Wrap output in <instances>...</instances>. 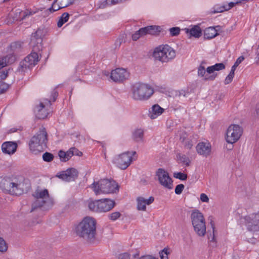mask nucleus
Wrapping results in <instances>:
<instances>
[{"mask_svg": "<svg viewBox=\"0 0 259 259\" xmlns=\"http://www.w3.org/2000/svg\"><path fill=\"white\" fill-rule=\"evenodd\" d=\"M96 225L95 219L85 217L76 226L75 233L88 242L94 243L97 238Z\"/></svg>", "mask_w": 259, "mask_h": 259, "instance_id": "1", "label": "nucleus"}, {"mask_svg": "<svg viewBox=\"0 0 259 259\" xmlns=\"http://www.w3.org/2000/svg\"><path fill=\"white\" fill-rule=\"evenodd\" d=\"M24 183L16 177H6L0 183L1 189L6 193L12 195H20L24 193Z\"/></svg>", "mask_w": 259, "mask_h": 259, "instance_id": "2", "label": "nucleus"}, {"mask_svg": "<svg viewBox=\"0 0 259 259\" xmlns=\"http://www.w3.org/2000/svg\"><path fill=\"white\" fill-rule=\"evenodd\" d=\"M90 187L96 195L116 193L119 189L116 182L111 179H102L98 182H95Z\"/></svg>", "mask_w": 259, "mask_h": 259, "instance_id": "3", "label": "nucleus"}, {"mask_svg": "<svg viewBox=\"0 0 259 259\" xmlns=\"http://www.w3.org/2000/svg\"><path fill=\"white\" fill-rule=\"evenodd\" d=\"M132 98L136 101H146L153 94V89L148 84L136 83L132 88Z\"/></svg>", "mask_w": 259, "mask_h": 259, "instance_id": "4", "label": "nucleus"}, {"mask_svg": "<svg viewBox=\"0 0 259 259\" xmlns=\"http://www.w3.org/2000/svg\"><path fill=\"white\" fill-rule=\"evenodd\" d=\"M47 136L45 128L42 127L31 139L29 144L30 151L34 154L42 151L47 147Z\"/></svg>", "mask_w": 259, "mask_h": 259, "instance_id": "5", "label": "nucleus"}, {"mask_svg": "<svg viewBox=\"0 0 259 259\" xmlns=\"http://www.w3.org/2000/svg\"><path fill=\"white\" fill-rule=\"evenodd\" d=\"M190 218L195 232L198 236H204L206 234V225L203 214L199 210L194 209Z\"/></svg>", "mask_w": 259, "mask_h": 259, "instance_id": "6", "label": "nucleus"}, {"mask_svg": "<svg viewBox=\"0 0 259 259\" xmlns=\"http://www.w3.org/2000/svg\"><path fill=\"white\" fill-rule=\"evenodd\" d=\"M153 57L162 62H167L176 56L175 51L169 46H159L155 49Z\"/></svg>", "mask_w": 259, "mask_h": 259, "instance_id": "7", "label": "nucleus"}, {"mask_svg": "<svg viewBox=\"0 0 259 259\" xmlns=\"http://www.w3.org/2000/svg\"><path fill=\"white\" fill-rule=\"evenodd\" d=\"M136 154V151L123 153L114 158V162L119 168L124 170L130 166L133 159V156Z\"/></svg>", "mask_w": 259, "mask_h": 259, "instance_id": "8", "label": "nucleus"}, {"mask_svg": "<svg viewBox=\"0 0 259 259\" xmlns=\"http://www.w3.org/2000/svg\"><path fill=\"white\" fill-rule=\"evenodd\" d=\"M242 132V128L239 125L236 124L230 125L226 133L227 142L230 144L235 143L240 139Z\"/></svg>", "mask_w": 259, "mask_h": 259, "instance_id": "9", "label": "nucleus"}, {"mask_svg": "<svg viewBox=\"0 0 259 259\" xmlns=\"http://www.w3.org/2000/svg\"><path fill=\"white\" fill-rule=\"evenodd\" d=\"M160 32V27L158 26L151 25L143 27L136 31L132 35V39L134 41L146 34L156 35Z\"/></svg>", "mask_w": 259, "mask_h": 259, "instance_id": "10", "label": "nucleus"}, {"mask_svg": "<svg viewBox=\"0 0 259 259\" xmlns=\"http://www.w3.org/2000/svg\"><path fill=\"white\" fill-rule=\"evenodd\" d=\"M156 176L159 183L164 188L169 190L172 189L173 181L166 171L162 168H159L156 172Z\"/></svg>", "mask_w": 259, "mask_h": 259, "instance_id": "11", "label": "nucleus"}, {"mask_svg": "<svg viewBox=\"0 0 259 259\" xmlns=\"http://www.w3.org/2000/svg\"><path fill=\"white\" fill-rule=\"evenodd\" d=\"M35 201L32 204L31 212L34 211L37 207L42 206L49 199V193L47 189L42 191H36L33 194Z\"/></svg>", "mask_w": 259, "mask_h": 259, "instance_id": "12", "label": "nucleus"}, {"mask_svg": "<svg viewBox=\"0 0 259 259\" xmlns=\"http://www.w3.org/2000/svg\"><path fill=\"white\" fill-rule=\"evenodd\" d=\"M244 219L249 231L259 232V214L252 213L246 216Z\"/></svg>", "mask_w": 259, "mask_h": 259, "instance_id": "13", "label": "nucleus"}, {"mask_svg": "<svg viewBox=\"0 0 259 259\" xmlns=\"http://www.w3.org/2000/svg\"><path fill=\"white\" fill-rule=\"evenodd\" d=\"M39 61L38 55L36 52H32L25 58L21 62L20 66L21 68H30L34 66Z\"/></svg>", "mask_w": 259, "mask_h": 259, "instance_id": "14", "label": "nucleus"}, {"mask_svg": "<svg viewBox=\"0 0 259 259\" xmlns=\"http://www.w3.org/2000/svg\"><path fill=\"white\" fill-rule=\"evenodd\" d=\"M129 76V73L123 68H116L111 72L110 77L115 82H120Z\"/></svg>", "mask_w": 259, "mask_h": 259, "instance_id": "15", "label": "nucleus"}, {"mask_svg": "<svg viewBox=\"0 0 259 259\" xmlns=\"http://www.w3.org/2000/svg\"><path fill=\"white\" fill-rule=\"evenodd\" d=\"M40 31L38 30L32 34L31 37L30 45L34 51H39L41 49L42 38L40 35Z\"/></svg>", "mask_w": 259, "mask_h": 259, "instance_id": "16", "label": "nucleus"}, {"mask_svg": "<svg viewBox=\"0 0 259 259\" xmlns=\"http://www.w3.org/2000/svg\"><path fill=\"white\" fill-rule=\"evenodd\" d=\"M137 209L139 211H146V205H149L154 201V198L153 196L149 197L146 199L142 196H139L136 199Z\"/></svg>", "mask_w": 259, "mask_h": 259, "instance_id": "17", "label": "nucleus"}, {"mask_svg": "<svg viewBox=\"0 0 259 259\" xmlns=\"http://www.w3.org/2000/svg\"><path fill=\"white\" fill-rule=\"evenodd\" d=\"M78 177V171L73 168H68L65 171H63L58 176V177L62 180L69 182L74 181Z\"/></svg>", "mask_w": 259, "mask_h": 259, "instance_id": "18", "label": "nucleus"}, {"mask_svg": "<svg viewBox=\"0 0 259 259\" xmlns=\"http://www.w3.org/2000/svg\"><path fill=\"white\" fill-rule=\"evenodd\" d=\"M114 201L110 199H102L100 200V212H107L112 209L115 206Z\"/></svg>", "mask_w": 259, "mask_h": 259, "instance_id": "19", "label": "nucleus"}, {"mask_svg": "<svg viewBox=\"0 0 259 259\" xmlns=\"http://www.w3.org/2000/svg\"><path fill=\"white\" fill-rule=\"evenodd\" d=\"M197 152L202 155L207 156L211 152V146L209 143H199L196 146Z\"/></svg>", "mask_w": 259, "mask_h": 259, "instance_id": "20", "label": "nucleus"}, {"mask_svg": "<svg viewBox=\"0 0 259 259\" xmlns=\"http://www.w3.org/2000/svg\"><path fill=\"white\" fill-rule=\"evenodd\" d=\"M17 148V143L13 142H6L2 145L3 152L10 155L14 153L16 151Z\"/></svg>", "mask_w": 259, "mask_h": 259, "instance_id": "21", "label": "nucleus"}, {"mask_svg": "<svg viewBox=\"0 0 259 259\" xmlns=\"http://www.w3.org/2000/svg\"><path fill=\"white\" fill-rule=\"evenodd\" d=\"M16 60V58L14 53L9 54L0 58V70L7 65L13 64Z\"/></svg>", "mask_w": 259, "mask_h": 259, "instance_id": "22", "label": "nucleus"}, {"mask_svg": "<svg viewBox=\"0 0 259 259\" xmlns=\"http://www.w3.org/2000/svg\"><path fill=\"white\" fill-rule=\"evenodd\" d=\"M198 75L200 76L203 77L205 80H213L217 76V73L209 74L206 72V69L204 66L200 65L198 69Z\"/></svg>", "mask_w": 259, "mask_h": 259, "instance_id": "23", "label": "nucleus"}, {"mask_svg": "<svg viewBox=\"0 0 259 259\" xmlns=\"http://www.w3.org/2000/svg\"><path fill=\"white\" fill-rule=\"evenodd\" d=\"M45 104L46 105L51 106V101L48 100H46L44 103H40L39 104V107L37 112L36 113V117L39 119H45L48 115V112L44 109L45 107Z\"/></svg>", "mask_w": 259, "mask_h": 259, "instance_id": "24", "label": "nucleus"}, {"mask_svg": "<svg viewBox=\"0 0 259 259\" xmlns=\"http://www.w3.org/2000/svg\"><path fill=\"white\" fill-rule=\"evenodd\" d=\"M164 111V109L160 107L158 105H153L149 111V115L151 119H155L157 116L161 115Z\"/></svg>", "mask_w": 259, "mask_h": 259, "instance_id": "25", "label": "nucleus"}, {"mask_svg": "<svg viewBox=\"0 0 259 259\" xmlns=\"http://www.w3.org/2000/svg\"><path fill=\"white\" fill-rule=\"evenodd\" d=\"M185 30L186 33L190 34V36L198 38L202 34V30L198 25H195L191 29L185 28Z\"/></svg>", "mask_w": 259, "mask_h": 259, "instance_id": "26", "label": "nucleus"}, {"mask_svg": "<svg viewBox=\"0 0 259 259\" xmlns=\"http://www.w3.org/2000/svg\"><path fill=\"white\" fill-rule=\"evenodd\" d=\"M218 35L217 30L213 27H210L204 30V37L206 39H211Z\"/></svg>", "mask_w": 259, "mask_h": 259, "instance_id": "27", "label": "nucleus"}, {"mask_svg": "<svg viewBox=\"0 0 259 259\" xmlns=\"http://www.w3.org/2000/svg\"><path fill=\"white\" fill-rule=\"evenodd\" d=\"M225 68V65L223 63H217L214 65L208 67L206 68V72L209 74L214 73V71H220Z\"/></svg>", "mask_w": 259, "mask_h": 259, "instance_id": "28", "label": "nucleus"}, {"mask_svg": "<svg viewBox=\"0 0 259 259\" xmlns=\"http://www.w3.org/2000/svg\"><path fill=\"white\" fill-rule=\"evenodd\" d=\"M143 136L144 132L141 129H137L133 133V139L137 142L143 141Z\"/></svg>", "mask_w": 259, "mask_h": 259, "instance_id": "29", "label": "nucleus"}, {"mask_svg": "<svg viewBox=\"0 0 259 259\" xmlns=\"http://www.w3.org/2000/svg\"><path fill=\"white\" fill-rule=\"evenodd\" d=\"M100 200L95 201H89L88 202V207L91 211L100 212Z\"/></svg>", "mask_w": 259, "mask_h": 259, "instance_id": "30", "label": "nucleus"}, {"mask_svg": "<svg viewBox=\"0 0 259 259\" xmlns=\"http://www.w3.org/2000/svg\"><path fill=\"white\" fill-rule=\"evenodd\" d=\"M178 160L180 163H183L186 166L190 165V160L187 156L184 154H178L177 155Z\"/></svg>", "mask_w": 259, "mask_h": 259, "instance_id": "31", "label": "nucleus"}, {"mask_svg": "<svg viewBox=\"0 0 259 259\" xmlns=\"http://www.w3.org/2000/svg\"><path fill=\"white\" fill-rule=\"evenodd\" d=\"M210 224L211 225V228L212 229V233H210L208 234V238L210 242H216V240L215 238V233L216 232L214 223L213 221H211L210 222Z\"/></svg>", "mask_w": 259, "mask_h": 259, "instance_id": "32", "label": "nucleus"}, {"mask_svg": "<svg viewBox=\"0 0 259 259\" xmlns=\"http://www.w3.org/2000/svg\"><path fill=\"white\" fill-rule=\"evenodd\" d=\"M69 15L67 13H64L61 17L60 18L58 23L57 26L58 27H61L65 22H66L69 19Z\"/></svg>", "mask_w": 259, "mask_h": 259, "instance_id": "33", "label": "nucleus"}, {"mask_svg": "<svg viewBox=\"0 0 259 259\" xmlns=\"http://www.w3.org/2000/svg\"><path fill=\"white\" fill-rule=\"evenodd\" d=\"M8 244L2 237H0V252L4 253L7 251Z\"/></svg>", "mask_w": 259, "mask_h": 259, "instance_id": "34", "label": "nucleus"}, {"mask_svg": "<svg viewBox=\"0 0 259 259\" xmlns=\"http://www.w3.org/2000/svg\"><path fill=\"white\" fill-rule=\"evenodd\" d=\"M58 4H59L61 7L64 8L72 5L74 0H56Z\"/></svg>", "mask_w": 259, "mask_h": 259, "instance_id": "35", "label": "nucleus"}, {"mask_svg": "<svg viewBox=\"0 0 259 259\" xmlns=\"http://www.w3.org/2000/svg\"><path fill=\"white\" fill-rule=\"evenodd\" d=\"M22 47L21 43L19 42H14L11 44L10 48L11 50L13 52V53L15 52H18L21 49Z\"/></svg>", "mask_w": 259, "mask_h": 259, "instance_id": "36", "label": "nucleus"}, {"mask_svg": "<svg viewBox=\"0 0 259 259\" xmlns=\"http://www.w3.org/2000/svg\"><path fill=\"white\" fill-rule=\"evenodd\" d=\"M54 155L53 154L49 152H45L42 155V159L46 162H51L54 159Z\"/></svg>", "mask_w": 259, "mask_h": 259, "instance_id": "37", "label": "nucleus"}, {"mask_svg": "<svg viewBox=\"0 0 259 259\" xmlns=\"http://www.w3.org/2000/svg\"><path fill=\"white\" fill-rule=\"evenodd\" d=\"M170 253L169 249L164 248L159 252L160 259H168V255Z\"/></svg>", "mask_w": 259, "mask_h": 259, "instance_id": "38", "label": "nucleus"}, {"mask_svg": "<svg viewBox=\"0 0 259 259\" xmlns=\"http://www.w3.org/2000/svg\"><path fill=\"white\" fill-rule=\"evenodd\" d=\"M62 8L61 7L60 5L59 4H58L55 0L53 3L52 7L49 9V11L50 12L53 13Z\"/></svg>", "mask_w": 259, "mask_h": 259, "instance_id": "39", "label": "nucleus"}, {"mask_svg": "<svg viewBox=\"0 0 259 259\" xmlns=\"http://www.w3.org/2000/svg\"><path fill=\"white\" fill-rule=\"evenodd\" d=\"M234 77V72L233 71V70H231L229 74L227 75V76L226 77L224 83L225 84H228L231 82L232 81L233 78Z\"/></svg>", "mask_w": 259, "mask_h": 259, "instance_id": "40", "label": "nucleus"}, {"mask_svg": "<svg viewBox=\"0 0 259 259\" xmlns=\"http://www.w3.org/2000/svg\"><path fill=\"white\" fill-rule=\"evenodd\" d=\"M244 57L243 56L239 57L237 59L233 66L232 67L231 70H233V71L234 72L237 66L244 60Z\"/></svg>", "mask_w": 259, "mask_h": 259, "instance_id": "41", "label": "nucleus"}, {"mask_svg": "<svg viewBox=\"0 0 259 259\" xmlns=\"http://www.w3.org/2000/svg\"><path fill=\"white\" fill-rule=\"evenodd\" d=\"M58 155L61 161L66 162L69 159L67 158V153L62 150L59 152Z\"/></svg>", "mask_w": 259, "mask_h": 259, "instance_id": "42", "label": "nucleus"}, {"mask_svg": "<svg viewBox=\"0 0 259 259\" xmlns=\"http://www.w3.org/2000/svg\"><path fill=\"white\" fill-rule=\"evenodd\" d=\"M225 11H226V9L225 8V5H223L222 6H215L213 8V10L212 11V13H222Z\"/></svg>", "mask_w": 259, "mask_h": 259, "instance_id": "43", "label": "nucleus"}, {"mask_svg": "<svg viewBox=\"0 0 259 259\" xmlns=\"http://www.w3.org/2000/svg\"><path fill=\"white\" fill-rule=\"evenodd\" d=\"M169 30L171 36H177L180 33V28L178 27H175L170 28Z\"/></svg>", "mask_w": 259, "mask_h": 259, "instance_id": "44", "label": "nucleus"}, {"mask_svg": "<svg viewBox=\"0 0 259 259\" xmlns=\"http://www.w3.org/2000/svg\"><path fill=\"white\" fill-rule=\"evenodd\" d=\"M174 177L177 179H179L181 180H186L187 178V176L186 174L179 172L177 173H175L174 175Z\"/></svg>", "mask_w": 259, "mask_h": 259, "instance_id": "45", "label": "nucleus"}, {"mask_svg": "<svg viewBox=\"0 0 259 259\" xmlns=\"http://www.w3.org/2000/svg\"><path fill=\"white\" fill-rule=\"evenodd\" d=\"M121 216V213L118 211L111 213L109 215V218L112 221H115Z\"/></svg>", "mask_w": 259, "mask_h": 259, "instance_id": "46", "label": "nucleus"}, {"mask_svg": "<svg viewBox=\"0 0 259 259\" xmlns=\"http://www.w3.org/2000/svg\"><path fill=\"white\" fill-rule=\"evenodd\" d=\"M117 259H131V255L128 252H124L119 254L117 256Z\"/></svg>", "mask_w": 259, "mask_h": 259, "instance_id": "47", "label": "nucleus"}, {"mask_svg": "<svg viewBox=\"0 0 259 259\" xmlns=\"http://www.w3.org/2000/svg\"><path fill=\"white\" fill-rule=\"evenodd\" d=\"M189 93L188 91L182 90L180 91L176 92V97H180L181 96L186 97V95Z\"/></svg>", "mask_w": 259, "mask_h": 259, "instance_id": "48", "label": "nucleus"}, {"mask_svg": "<svg viewBox=\"0 0 259 259\" xmlns=\"http://www.w3.org/2000/svg\"><path fill=\"white\" fill-rule=\"evenodd\" d=\"M184 145L187 149H191L193 145L192 142L189 139L183 140Z\"/></svg>", "mask_w": 259, "mask_h": 259, "instance_id": "49", "label": "nucleus"}, {"mask_svg": "<svg viewBox=\"0 0 259 259\" xmlns=\"http://www.w3.org/2000/svg\"><path fill=\"white\" fill-rule=\"evenodd\" d=\"M184 189V185L183 184H179L176 186L175 192L177 194H180L182 193Z\"/></svg>", "mask_w": 259, "mask_h": 259, "instance_id": "50", "label": "nucleus"}, {"mask_svg": "<svg viewBox=\"0 0 259 259\" xmlns=\"http://www.w3.org/2000/svg\"><path fill=\"white\" fill-rule=\"evenodd\" d=\"M8 88V85L6 83L0 81V94L4 93Z\"/></svg>", "mask_w": 259, "mask_h": 259, "instance_id": "51", "label": "nucleus"}, {"mask_svg": "<svg viewBox=\"0 0 259 259\" xmlns=\"http://www.w3.org/2000/svg\"><path fill=\"white\" fill-rule=\"evenodd\" d=\"M20 15V17L17 18L16 17V20H23L27 15L28 14L26 12L21 11L18 12Z\"/></svg>", "mask_w": 259, "mask_h": 259, "instance_id": "52", "label": "nucleus"}, {"mask_svg": "<svg viewBox=\"0 0 259 259\" xmlns=\"http://www.w3.org/2000/svg\"><path fill=\"white\" fill-rule=\"evenodd\" d=\"M200 198L201 201L202 202H208L209 201V198H208V196L204 193H202L200 195Z\"/></svg>", "mask_w": 259, "mask_h": 259, "instance_id": "53", "label": "nucleus"}, {"mask_svg": "<svg viewBox=\"0 0 259 259\" xmlns=\"http://www.w3.org/2000/svg\"><path fill=\"white\" fill-rule=\"evenodd\" d=\"M239 2L233 3L230 2L229 3L228 5H225L226 11H228L231 9L232 7H233L236 4H238Z\"/></svg>", "mask_w": 259, "mask_h": 259, "instance_id": "54", "label": "nucleus"}, {"mask_svg": "<svg viewBox=\"0 0 259 259\" xmlns=\"http://www.w3.org/2000/svg\"><path fill=\"white\" fill-rule=\"evenodd\" d=\"M139 259H158L157 257L151 255H145L142 256Z\"/></svg>", "mask_w": 259, "mask_h": 259, "instance_id": "55", "label": "nucleus"}, {"mask_svg": "<svg viewBox=\"0 0 259 259\" xmlns=\"http://www.w3.org/2000/svg\"><path fill=\"white\" fill-rule=\"evenodd\" d=\"M122 0H107L106 3L108 5H114L121 2Z\"/></svg>", "mask_w": 259, "mask_h": 259, "instance_id": "56", "label": "nucleus"}, {"mask_svg": "<svg viewBox=\"0 0 259 259\" xmlns=\"http://www.w3.org/2000/svg\"><path fill=\"white\" fill-rule=\"evenodd\" d=\"M66 153H67V156H68L67 158L70 159L73 155V148H71Z\"/></svg>", "mask_w": 259, "mask_h": 259, "instance_id": "57", "label": "nucleus"}, {"mask_svg": "<svg viewBox=\"0 0 259 259\" xmlns=\"http://www.w3.org/2000/svg\"><path fill=\"white\" fill-rule=\"evenodd\" d=\"M73 155H77L80 156L82 155V153L80 151H79L78 149H76L75 148H73Z\"/></svg>", "mask_w": 259, "mask_h": 259, "instance_id": "58", "label": "nucleus"}, {"mask_svg": "<svg viewBox=\"0 0 259 259\" xmlns=\"http://www.w3.org/2000/svg\"><path fill=\"white\" fill-rule=\"evenodd\" d=\"M8 75V72L7 71L5 72V71H3L2 72H0V77L2 79H5Z\"/></svg>", "mask_w": 259, "mask_h": 259, "instance_id": "59", "label": "nucleus"}, {"mask_svg": "<svg viewBox=\"0 0 259 259\" xmlns=\"http://www.w3.org/2000/svg\"><path fill=\"white\" fill-rule=\"evenodd\" d=\"M52 96L53 97L52 101L53 102L55 101L57 96H58V93L56 91L54 90L52 94Z\"/></svg>", "mask_w": 259, "mask_h": 259, "instance_id": "60", "label": "nucleus"}, {"mask_svg": "<svg viewBox=\"0 0 259 259\" xmlns=\"http://www.w3.org/2000/svg\"><path fill=\"white\" fill-rule=\"evenodd\" d=\"M255 63L257 64H259V52L257 53L256 57L255 58Z\"/></svg>", "mask_w": 259, "mask_h": 259, "instance_id": "61", "label": "nucleus"}, {"mask_svg": "<svg viewBox=\"0 0 259 259\" xmlns=\"http://www.w3.org/2000/svg\"><path fill=\"white\" fill-rule=\"evenodd\" d=\"M255 111H256V114L258 115L259 114V105H257L256 106V107L255 109Z\"/></svg>", "mask_w": 259, "mask_h": 259, "instance_id": "62", "label": "nucleus"}, {"mask_svg": "<svg viewBox=\"0 0 259 259\" xmlns=\"http://www.w3.org/2000/svg\"><path fill=\"white\" fill-rule=\"evenodd\" d=\"M139 256V253H136V254L133 255V257L134 258H136L137 256Z\"/></svg>", "mask_w": 259, "mask_h": 259, "instance_id": "63", "label": "nucleus"}, {"mask_svg": "<svg viewBox=\"0 0 259 259\" xmlns=\"http://www.w3.org/2000/svg\"><path fill=\"white\" fill-rule=\"evenodd\" d=\"M15 131H16V130H13L12 129H11V130H10L11 132H14Z\"/></svg>", "mask_w": 259, "mask_h": 259, "instance_id": "64", "label": "nucleus"}]
</instances>
